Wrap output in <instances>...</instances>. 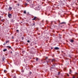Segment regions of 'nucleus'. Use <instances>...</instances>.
I'll return each instance as SVG.
<instances>
[{
  "label": "nucleus",
  "mask_w": 78,
  "mask_h": 78,
  "mask_svg": "<svg viewBox=\"0 0 78 78\" xmlns=\"http://www.w3.org/2000/svg\"><path fill=\"white\" fill-rule=\"evenodd\" d=\"M9 42V41H6L5 42L6 44H7L8 42Z\"/></svg>",
  "instance_id": "nucleus-15"
},
{
  "label": "nucleus",
  "mask_w": 78,
  "mask_h": 78,
  "mask_svg": "<svg viewBox=\"0 0 78 78\" xmlns=\"http://www.w3.org/2000/svg\"><path fill=\"white\" fill-rule=\"evenodd\" d=\"M16 31H17L18 32H19V30H16Z\"/></svg>",
  "instance_id": "nucleus-26"
},
{
  "label": "nucleus",
  "mask_w": 78,
  "mask_h": 78,
  "mask_svg": "<svg viewBox=\"0 0 78 78\" xmlns=\"http://www.w3.org/2000/svg\"><path fill=\"white\" fill-rule=\"evenodd\" d=\"M66 24V23L65 22H63L62 23H60V24Z\"/></svg>",
  "instance_id": "nucleus-8"
},
{
  "label": "nucleus",
  "mask_w": 78,
  "mask_h": 78,
  "mask_svg": "<svg viewBox=\"0 0 78 78\" xmlns=\"http://www.w3.org/2000/svg\"><path fill=\"white\" fill-rule=\"evenodd\" d=\"M54 48L55 49V50H59V48L58 47H55Z\"/></svg>",
  "instance_id": "nucleus-5"
},
{
  "label": "nucleus",
  "mask_w": 78,
  "mask_h": 78,
  "mask_svg": "<svg viewBox=\"0 0 78 78\" xmlns=\"http://www.w3.org/2000/svg\"><path fill=\"white\" fill-rule=\"evenodd\" d=\"M31 72H30V73H31Z\"/></svg>",
  "instance_id": "nucleus-31"
},
{
  "label": "nucleus",
  "mask_w": 78,
  "mask_h": 78,
  "mask_svg": "<svg viewBox=\"0 0 78 78\" xmlns=\"http://www.w3.org/2000/svg\"><path fill=\"white\" fill-rule=\"evenodd\" d=\"M30 0H27V1L28 2H30Z\"/></svg>",
  "instance_id": "nucleus-21"
},
{
  "label": "nucleus",
  "mask_w": 78,
  "mask_h": 78,
  "mask_svg": "<svg viewBox=\"0 0 78 78\" xmlns=\"http://www.w3.org/2000/svg\"><path fill=\"white\" fill-rule=\"evenodd\" d=\"M25 5H26V6H27V5H28V4H27V3H25Z\"/></svg>",
  "instance_id": "nucleus-16"
},
{
  "label": "nucleus",
  "mask_w": 78,
  "mask_h": 78,
  "mask_svg": "<svg viewBox=\"0 0 78 78\" xmlns=\"http://www.w3.org/2000/svg\"><path fill=\"white\" fill-rule=\"evenodd\" d=\"M38 59H39L38 58H36V61H38Z\"/></svg>",
  "instance_id": "nucleus-12"
},
{
  "label": "nucleus",
  "mask_w": 78,
  "mask_h": 78,
  "mask_svg": "<svg viewBox=\"0 0 78 78\" xmlns=\"http://www.w3.org/2000/svg\"><path fill=\"white\" fill-rule=\"evenodd\" d=\"M72 73V71L71 70V69H70L69 70V74H71Z\"/></svg>",
  "instance_id": "nucleus-13"
},
{
  "label": "nucleus",
  "mask_w": 78,
  "mask_h": 78,
  "mask_svg": "<svg viewBox=\"0 0 78 78\" xmlns=\"http://www.w3.org/2000/svg\"><path fill=\"white\" fill-rule=\"evenodd\" d=\"M73 78H75V76H74L73 77Z\"/></svg>",
  "instance_id": "nucleus-29"
},
{
  "label": "nucleus",
  "mask_w": 78,
  "mask_h": 78,
  "mask_svg": "<svg viewBox=\"0 0 78 78\" xmlns=\"http://www.w3.org/2000/svg\"><path fill=\"white\" fill-rule=\"evenodd\" d=\"M73 39H71L70 40V42H73Z\"/></svg>",
  "instance_id": "nucleus-9"
},
{
  "label": "nucleus",
  "mask_w": 78,
  "mask_h": 78,
  "mask_svg": "<svg viewBox=\"0 0 78 78\" xmlns=\"http://www.w3.org/2000/svg\"><path fill=\"white\" fill-rule=\"evenodd\" d=\"M6 43H4V44H3V45H5Z\"/></svg>",
  "instance_id": "nucleus-27"
},
{
  "label": "nucleus",
  "mask_w": 78,
  "mask_h": 78,
  "mask_svg": "<svg viewBox=\"0 0 78 78\" xmlns=\"http://www.w3.org/2000/svg\"><path fill=\"white\" fill-rule=\"evenodd\" d=\"M77 78H78V77H77Z\"/></svg>",
  "instance_id": "nucleus-35"
},
{
  "label": "nucleus",
  "mask_w": 78,
  "mask_h": 78,
  "mask_svg": "<svg viewBox=\"0 0 78 78\" xmlns=\"http://www.w3.org/2000/svg\"><path fill=\"white\" fill-rule=\"evenodd\" d=\"M4 72L5 73V72H6V70H4Z\"/></svg>",
  "instance_id": "nucleus-22"
},
{
  "label": "nucleus",
  "mask_w": 78,
  "mask_h": 78,
  "mask_svg": "<svg viewBox=\"0 0 78 78\" xmlns=\"http://www.w3.org/2000/svg\"><path fill=\"white\" fill-rule=\"evenodd\" d=\"M21 23H22V22H21Z\"/></svg>",
  "instance_id": "nucleus-34"
},
{
  "label": "nucleus",
  "mask_w": 78,
  "mask_h": 78,
  "mask_svg": "<svg viewBox=\"0 0 78 78\" xmlns=\"http://www.w3.org/2000/svg\"><path fill=\"white\" fill-rule=\"evenodd\" d=\"M31 27H33V26H34V27H36V25H35V23H32L31 24Z\"/></svg>",
  "instance_id": "nucleus-4"
},
{
  "label": "nucleus",
  "mask_w": 78,
  "mask_h": 78,
  "mask_svg": "<svg viewBox=\"0 0 78 78\" xmlns=\"http://www.w3.org/2000/svg\"><path fill=\"white\" fill-rule=\"evenodd\" d=\"M38 19V18L37 17L35 16L32 19V20H37Z\"/></svg>",
  "instance_id": "nucleus-2"
},
{
  "label": "nucleus",
  "mask_w": 78,
  "mask_h": 78,
  "mask_svg": "<svg viewBox=\"0 0 78 78\" xmlns=\"http://www.w3.org/2000/svg\"><path fill=\"white\" fill-rule=\"evenodd\" d=\"M48 57H46L45 60V61H47V59H48Z\"/></svg>",
  "instance_id": "nucleus-17"
},
{
  "label": "nucleus",
  "mask_w": 78,
  "mask_h": 78,
  "mask_svg": "<svg viewBox=\"0 0 78 78\" xmlns=\"http://www.w3.org/2000/svg\"><path fill=\"white\" fill-rule=\"evenodd\" d=\"M24 14H26L27 12H26V11H24Z\"/></svg>",
  "instance_id": "nucleus-19"
},
{
  "label": "nucleus",
  "mask_w": 78,
  "mask_h": 78,
  "mask_svg": "<svg viewBox=\"0 0 78 78\" xmlns=\"http://www.w3.org/2000/svg\"><path fill=\"white\" fill-rule=\"evenodd\" d=\"M6 47H8L9 48H11V46H7Z\"/></svg>",
  "instance_id": "nucleus-11"
},
{
  "label": "nucleus",
  "mask_w": 78,
  "mask_h": 78,
  "mask_svg": "<svg viewBox=\"0 0 78 78\" xmlns=\"http://www.w3.org/2000/svg\"><path fill=\"white\" fill-rule=\"evenodd\" d=\"M13 78H16V76H13Z\"/></svg>",
  "instance_id": "nucleus-23"
},
{
  "label": "nucleus",
  "mask_w": 78,
  "mask_h": 78,
  "mask_svg": "<svg viewBox=\"0 0 78 78\" xmlns=\"http://www.w3.org/2000/svg\"><path fill=\"white\" fill-rule=\"evenodd\" d=\"M0 27H1V26H0Z\"/></svg>",
  "instance_id": "nucleus-36"
},
{
  "label": "nucleus",
  "mask_w": 78,
  "mask_h": 78,
  "mask_svg": "<svg viewBox=\"0 0 78 78\" xmlns=\"http://www.w3.org/2000/svg\"><path fill=\"white\" fill-rule=\"evenodd\" d=\"M51 49H53V48H51Z\"/></svg>",
  "instance_id": "nucleus-32"
},
{
  "label": "nucleus",
  "mask_w": 78,
  "mask_h": 78,
  "mask_svg": "<svg viewBox=\"0 0 78 78\" xmlns=\"http://www.w3.org/2000/svg\"><path fill=\"white\" fill-rule=\"evenodd\" d=\"M60 73H61V72H58V75H59L60 74Z\"/></svg>",
  "instance_id": "nucleus-14"
},
{
  "label": "nucleus",
  "mask_w": 78,
  "mask_h": 78,
  "mask_svg": "<svg viewBox=\"0 0 78 78\" xmlns=\"http://www.w3.org/2000/svg\"><path fill=\"white\" fill-rule=\"evenodd\" d=\"M21 72H23V73L24 72V70H21Z\"/></svg>",
  "instance_id": "nucleus-20"
},
{
  "label": "nucleus",
  "mask_w": 78,
  "mask_h": 78,
  "mask_svg": "<svg viewBox=\"0 0 78 78\" xmlns=\"http://www.w3.org/2000/svg\"><path fill=\"white\" fill-rule=\"evenodd\" d=\"M27 42L28 43H29V42H30V41L29 40H28L27 41Z\"/></svg>",
  "instance_id": "nucleus-24"
},
{
  "label": "nucleus",
  "mask_w": 78,
  "mask_h": 78,
  "mask_svg": "<svg viewBox=\"0 0 78 78\" xmlns=\"http://www.w3.org/2000/svg\"><path fill=\"white\" fill-rule=\"evenodd\" d=\"M67 75L68 76H69V74H67Z\"/></svg>",
  "instance_id": "nucleus-28"
},
{
  "label": "nucleus",
  "mask_w": 78,
  "mask_h": 78,
  "mask_svg": "<svg viewBox=\"0 0 78 78\" xmlns=\"http://www.w3.org/2000/svg\"><path fill=\"white\" fill-rule=\"evenodd\" d=\"M17 5L18 6H19L20 5V4H17Z\"/></svg>",
  "instance_id": "nucleus-25"
},
{
  "label": "nucleus",
  "mask_w": 78,
  "mask_h": 78,
  "mask_svg": "<svg viewBox=\"0 0 78 78\" xmlns=\"http://www.w3.org/2000/svg\"><path fill=\"white\" fill-rule=\"evenodd\" d=\"M3 51H7V49H4L3 50Z\"/></svg>",
  "instance_id": "nucleus-10"
},
{
  "label": "nucleus",
  "mask_w": 78,
  "mask_h": 78,
  "mask_svg": "<svg viewBox=\"0 0 78 78\" xmlns=\"http://www.w3.org/2000/svg\"><path fill=\"white\" fill-rule=\"evenodd\" d=\"M55 59H53L52 60V62H55Z\"/></svg>",
  "instance_id": "nucleus-7"
},
{
  "label": "nucleus",
  "mask_w": 78,
  "mask_h": 78,
  "mask_svg": "<svg viewBox=\"0 0 78 78\" xmlns=\"http://www.w3.org/2000/svg\"><path fill=\"white\" fill-rule=\"evenodd\" d=\"M9 19H11L12 18V15L10 13H9L8 15Z\"/></svg>",
  "instance_id": "nucleus-1"
},
{
  "label": "nucleus",
  "mask_w": 78,
  "mask_h": 78,
  "mask_svg": "<svg viewBox=\"0 0 78 78\" xmlns=\"http://www.w3.org/2000/svg\"><path fill=\"white\" fill-rule=\"evenodd\" d=\"M12 39H13V36H12Z\"/></svg>",
  "instance_id": "nucleus-30"
},
{
  "label": "nucleus",
  "mask_w": 78,
  "mask_h": 78,
  "mask_svg": "<svg viewBox=\"0 0 78 78\" xmlns=\"http://www.w3.org/2000/svg\"><path fill=\"white\" fill-rule=\"evenodd\" d=\"M59 23L60 22V21H59Z\"/></svg>",
  "instance_id": "nucleus-33"
},
{
  "label": "nucleus",
  "mask_w": 78,
  "mask_h": 78,
  "mask_svg": "<svg viewBox=\"0 0 78 78\" xmlns=\"http://www.w3.org/2000/svg\"><path fill=\"white\" fill-rule=\"evenodd\" d=\"M12 7L9 6L8 9V11H11V10H12Z\"/></svg>",
  "instance_id": "nucleus-3"
},
{
  "label": "nucleus",
  "mask_w": 78,
  "mask_h": 78,
  "mask_svg": "<svg viewBox=\"0 0 78 78\" xmlns=\"http://www.w3.org/2000/svg\"><path fill=\"white\" fill-rule=\"evenodd\" d=\"M53 23H55V22H53V21H52L51 22V24H53Z\"/></svg>",
  "instance_id": "nucleus-18"
},
{
  "label": "nucleus",
  "mask_w": 78,
  "mask_h": 78,
  "mask_svg": "<svg viewBox=\"0 0 78 78\" xmlns=\"http://www.w3.org/2000/svg\"><path fill=\"white\" fill-rule=\"evenodd\" d=\"M48 61H47V60L46 61V62H47V64H48V63H50V60H49V59H48Z\"/></svg>",
  "instance_id": "nucleus-6"
}]
</instances>
